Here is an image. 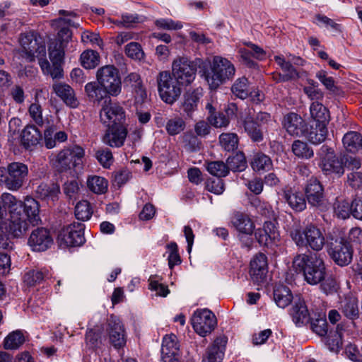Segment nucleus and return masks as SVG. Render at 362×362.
I'll return each mask as SVG.
<instances>
[{"instance_id": "1", "label": "nucleus", "mask_w": 362, "mask_h": 362, "mask_svg": "<svg viewBox=\"0 0 362 362\" xmlns=\"http://www.w3.org/2000/svg\"><path fill=\"white\" fill-rule=\"evenodd\" d=\"M293 268L302 272L305 281L312 286L320 285L322 292L326 295L337 291L339 282L332 274H327L322 257L316 253L298 255L293 259Z\"/></svg>"}, {"instance_id": "2", "label": "nucleus", "mask_w": 362, "mask_h": 362, "mask_svg": "<svg viewBox=\"0 0 362 362\" xmlns=\"http://www.w3.org/2000/svg\"><path fill=\"white\" fill-rule=\"evenodd\" d=\"M235 74V68L230 61L221 56H215L209 63V66L202 71V76L209 88L216 90L221 85L232 80Z\"/></svg>"}, {"instance_id": "3", "label": "nucleus", "mask_w": 362, "mask_h": 362, "mask_svg": "<svg viewBox=\"0 0 362 362\" xmlns=\"http://www.w3.org/2000/svg\"><path fill=\"white\" fill-rule=\"evenodd\" d=\"M84 150L74 145L64 148L50 158L52 166L59 173H66L82 164Z\"/></svg>"}, {"instance_id": "4", "label": "nucleus", "mask_w": 362, "mask_h": 362, "mask_svg": "<svg viewBox=\"0 0 362 362\" xmlns=\"http://www.w3.org/2000/svg\"><path fill=\"white\" fill-rule=\"evenodd\" d=\"M22 47V57L28 62H34L35 58L44 59L46 57V45L45 40L35 32L30 31L22 33L19 38Z\"/></svg>"}, {"instance_id": "5", "label": "nucleus", "mask_w": 362, "mask_h": 362, "mask_svg": "<svg viewBox=\"0 0 362 362\" xmlns=\"http://www.w3.org/2000/svg\"><path fill=\"white\" fill-rule=\"evenodd\" d=\"M28 173V167L23 163L13 162L7 168L0 167V185L10 190H18L22 187Z\"/></svg>"}, {"instance_id": "6", "label": "nucleus", "mask_w": 362, "mask_h": 362, "mask_svg": "<svg viewBox=\"0 0 362 362\" xmlns=\"http://www.w3.org/2000/svg\"><path fill=\"white\" fill-rule=\"evenodd\" d=\"M158 90L163 101L172 105L178 100L182 93V85L170 71H160L157 77Z\"/></svg>"}, {"instance_id": "7", "label": "nucleus", "mask_w": 362, "mask_h": 362, "mask_svg": "<svg viewBox=\"0 0 362 362\" xmlns=\"http://www.w3.org/2000/svg\"><path fill=\"white\" fill-rule=\"evenodd\" d=\"M98 83L103 86L108 93L116 97L122 92V80L118 69L113 65H105L98 69Z\"/></svg>"}, {"instance_id": "8", "label": "nucleus", "mask_w": 362, "mask_h": 362, "mask_svg": "<svg viewBox=\"0 0 362 362\" xmlns=\"http://www.w3.org/2000/svg\"><path fill=\"white\" fill-rule=\"evenodd\" d=\"M86 240L84 238V225L74 223L63 228L58 235L57 242L62 249L81 247Z\"/></svg>"}, {"instance_id": "9", "label": "nucleus", "mask_w": 362, "mask_h": 362, "mask_svg": "<svg viewBox=\"0 0 362 362\" xmlns=\"http://www.w3.org/2000/svg\"><path fill=\"white\" fill-rule=\"evenodd\" d=\"M197 64L185 57H177L172 64L171 75L183 86H188L194 80Z\"/></svg>"}, {"instance_id": "10", "label": "nucleus", "mask_w": 362, "mask_h": 362, "mask_svg": "<svg viewBox=\"0 0 362 362\" xmlns=\"http://www.w3.org/2000/svg\"><path fill=\"white\" fill-rule=\"evenodd\" d=\"M292 238L297 246L310 247L311 249H322L325 243V238L321 231L313 225L308 226L303 234L298 231L293 233Z\"/></svg>"}, {"instance_id": "11", "label": "nucleus", "mask_w": 362, "mask_h": 362, "mask_svg": "<svg viewBox=\"0 0 362 362\" xmlns=\"http://www.w3.org/2000/svg\"><path fill=\"white\" fill-rule=\"evenodd\" d=\"M100 121L107 127L124 124L126 119L125 112L122 106L112 103L111 100H105L100 112Z\"/></svg>"}, {"instance_id": "12", "label": "nucleus", "mask_w": 362, "mask_h": 362, "mask_svg": "<svg viewBox=\"0 0 362 362\" xmlns=\"http://www.w3.org/2000/svg\"><path fill=\"white\" fill-rule=\"evenodd\" d=\"M194 331L202 337L211 333L217 324L215 315L208 309L197 310L192 317Z\"/></svg>"}, {"instance_id": "13", "label": "nucleus", "mask_w": 362, "mask_h": 362, "mask_svg": "<svg viewBox=\"0 0 362 362\" xmlns=\"http://www.w3.org/2000/svg\"><path fill=\"white\" fill-rule=\"evenodd\" d=\"M305 192L308 204L320 211H326L329 203L324 195V189L317 178H310L305 188Z\"/></svg>"}, {"instance_id": "14", "label": "nucleus", "mask_w": 362, "mask_h": 362, "mask_svg": "<svg viewBox=\"0 0 362 362\" xmlns=\"http://www.w3.org/2000/svg\"><path fill=\"white\" fill-rule=\"evenodd\" d=\"M22 202L18 207L11 211V214L8 218V233L15 238L23 236L28 229L29 225L24 214L22 212Z\"/></svg>"}, {"instance_id": "15", "label": "nucleus", "mask_w": 362, "mask_h": 362, "mask_svg": "<svg viewBox=\"0 0 362 362\" xmlns=\"http://www.w3.org/2000/svg\"><path fill=\"white\" fill-rule=\"evenodd\" d=\"M106 331L108 333L110 342L116 349L123 347L126 344L125 331L120 320L112 315L107 319Z\"/></svg>"}, {"instance_id": "16", "label": "nucleus", "mask_w": 362, "mask_h": 362, "mask_svg": "<svg viewBox=\"0 0 362 362\" xmlns=\"http://www.w3.org/2000/svg\"><path fill=\"white\" fill-rule=\"evenodd\" d=\"M28 245L31 247L48 249L54 245V240L49 230L41 227L32 231L28 240Z\"/></svg>"}, {"instance_id": "17", "label": "nucleus", "mask_w": 362, "mask_h": 362, "mask_svg": "<svg viewBox=\"0 0 362 362\" xmlns=\"http://www.w3.org/2000/svg\"><path fill=\"white\" fill-rule=\"evenodd\" d=\"M127 135V130L124 124L108 127L103 141L110 147L119 148L124 144Z\"/></svg>"}, {"instance_id": "18", "label": "nucleus", "mask_w": 362, "mask_h": 362, "mask_svg": "<svg viewBox=\"0 0 362 362\" xmlns=\"http://www.w3.org/2000/svg\"><path fill=\"white\" fill-rule=\"evenodd\" d=\"M226 343V337L216 338L214 343L206 349L202 357V362H222Z\"/></svg>"}, {"instance_id": "19", "label": "nucleus", "mask_w": 362, "mask_h": 362, "mask_svg": "<svg viewBox=\"0 0 362 362\" xmlns=\"http://www.w3.org/2000/svg\"><path fill=\"white\" fill-rule=\"evenodd\" d=\"M283 125L286 132L291 136H300L303 134L304 120L296 113L290 112L286 115L284 117Z\"/></svg>"}, {"instance_id": "20", "label": "nucleus", "mask_w": 362, "mask_h": 362, "mask_svg": "<svg viewBox=\"0 0 362 362\" xmlns=\"http://www.w3.org/2000/svg\"><path fill=\"white\" fill-rule=\"evenodd\" d=\"M327 124L315 123L304 129L303 136L310 143L320 144L325 141L328 134Z\"/></svg>"}, {"instance_id": "21", "label": "nucleus", "mask_w": 362, "mask_h": 362, "mask_svg": "<svg viewBox=\"0 0 362 362\" xmlns=\"http://www.w3.org/2000/svg\"><path fill=\"white\" fill-rule=\"evenodd\" d=\"M241 127H243L245 132L254 142H259L264 139L263 129L255 119L247 115L241 119Z\"/></svg>"}, {"instance_id": "22", "label": "nucleus", "mask_w": 362, "mask_h": 362, "mask_svg": "<svg viewBox=\"0 0 362 362\" xmlns=\"http://www.w3.org/2000/svg\"><path fill=\"white\" fill-rule=\"evenodd\" d=\"M54 92L59 97L64 103L71 107H76L78 101L76 98L74 89L68 84L63 83H55L52 86Z\"/></svg>"}, {"instance_id": "23", "label": "nucleus", "mask_w": 362, "mask_h": 362, "mask_svg": "<svg viewBox=\"0 0 362 362\" xmlns=\"http://www.w3.org/2000/svg\"><path fill=\"white\" fill-rule=\"evenodd\" d=\"M293 322L298 327L307 324L310 320V313L303 300L298 298L294 301L291 309Z\"/></svg>"}, {"instance_id": "24", "label": "nucleus", "mask_w": 362, "mask_h": 362, "mask_svg": "<svg viewBox=\"0 0 362 362\" xmlns=\"http://www.w3.org/2000/svg\"><path fill=\"white\" fill-rule=\"evenodd\" d=\"M177 350L176 336L171 334L164 337L161 348L162 362H177L175 356Z\"/></svg>"}, {"instance_id": "25", "label": "nucleus", "mask_w": 362, "mask_h": 362, "mask_svg": "<svg viewBox=\"0 0 362 362\" xmlns=\"http://www.w3.org/2000/svg\"><path fill=\"white\" fill-rule=\"evenodd\" d=\"M23 214L26 219L33 225H38L41 222L40 217V204L33 197H27L22 202Z\"/></svg>"}, {"instance_id": "26", "label": "nucleus", "mask_w": 362, "mask_h": 362, "mask_svg": "<svg viewBox=\"0 0 362 362\" xmlns=\"http://www.w3.org/2000/svg\"><path fill=\"white\" fill-rule=\"evenodd\" d=\"M85 92L90 101L99 104L103 100L108 101L110 95L108 91L98 83L90 82L85 86Z\"/></svg>"}, {"instance_id": "27", "label": "nucleus", "mask_w": 362, "mask_h": 362, "mask_svg": "<svg viewBox=\"0 0 362 362\" xmlns=\"http://www.w3.org/2000/svg\"><path fill=\"white\" fill-rule=\"evenodd\" d=\"M21 144L29 149L39 144L42 134L35 125H27L21 133Z\"/></svg>"}, {"instance_id": "28", "label": "nucleus", "mask_w": 362, "mask_h": 362, "mask_svg": "<svg viewBox=\"0 0 362 362\" xmlns=\"http://www.w3.org/2000/svg\"><path fill=\"white\" fill-rule=\"evenodd\" d=\"M21 202L10 193L5 192L0 196V224L6 223L7 210L10 215L11 211L18 207Z\"/></svg>"}, {"instance_id": "29", "label": "nucleus", "mask_w": 362, "mask_h": 362, "mask_svg": "<svg viewBox=\"0 0 362 362\" xmlns=\"http://www.w3.org/2000/svg\"><path fill=\"white\" fill-rule=\"evenodd\" d=\"M344 148L348 152L356 153L362 151V135L357 132H348L342 139Z\"/></svg>"}, {"instance_id": "30", "label": "nucleus", "mask_w": 362, "mask_h": 362, "mask_svg": "<svg viewBox=\"0 0 362 362\" xmlns=\"http://www.w3.org/2000/svg\"><path fill=\"white\" fill-rule=\"evenodd\" d=\"M283 196L285 201L293 210L302 211L306 208L305 199L300 192L285 189Z\"/></svg>"}, {"instance_id": "31", "label": "nucleus", "mask_w": 362, "mask_h": 362, "mask_svg": "<svg viewBox=\"0 0 362 362\" xmlns=\"http://www.w3.org/2000/svg\"><path fill=\"white\" fill-rule=\"evenodd\" d=\"M232 223L238 231L247 235L252 234L255 228L249 216L240 212H237L234 214Z\"/></svg>"}, {"instance_id": "32", "label": "nucleus", "mask_w": 362, "mask_h": 362, "mask_svg": "<svg viewBox=\"0 0 362 362\" xmlns=\"http://www.w3.org/2000/svg\"><path fill=\"white\" fill-rule=\"evenodd\" d=\"M274 299L279 308H284L292 301L293 295L287 286L278 285L274 289Z\"/></svg>"}, {"instance_id": "33", "label": "nucleus", "mask_w": 362, "mask_h": 362, "mask_svg": "<svg viewBox=\"0 0 362 362\" xmlns=\"http://www.w3.org/2000/svg\"><path fill=\"white\" fill-rule=\"evenodd\" d=\"M310 115L315 120V123L327 124L329 123L330 116L328 109L322 103L314 102L310 107Z\"/></svg>"}, {"instance_id": "34", "label": "nucleus", "mask_w": 362, "mask_h": 362, "mask_svg": "<svg viewBox=\"0 0 362 362\" xmlns=\"http://www.w3.org/2000/svg\"><path fill=\"white\" fill-rule=\"evenodd\" d=\"M36 192L41 199L54 201L60 193V187L54 182L50 184L42 182L37 187Z\"/></svg>"}, {"instance_id": "35", "label": "nucleus", "mask_w": 362, "mask_h": 362, "mask_svg": "<svg viewBox=\"0 0 362 362\" xmlns=\"http://www.w3.org/2000/svg\"><path fill=\"white\" fill-rule=\"evenodd\" d=\"M320 168L326 175L334 173L341 176L344 173L342 158L338 159L336 156L320 163Z\"/></svg>"}, {"instance_id": "36", "label": "nucleus", "mask_w": 362, "mask_h": 362, "mask_svg": "<svg viewBox=\"0 0 362 362\" xmlns=\"http://www.w3.org/2000/svg\"><path fill=\"white\" fill-rule=\"evenodd\" d=\"M202 95V90L199 89L188 91L185 94L182 107L187 115H189L196 110Z\"/></svg>"}, {"instance_id": "37", "label": "nucleus", "mask_w": 362, "mask_h": 362, "mask_svg": "<svg viewBox=\"0 0 362 362\" xmlns=\"http://www.w3.org/2000/svg\"><path fill=\"white\" fill-rule=\"evenodd\" d=\"M124 83L125 86H131L141 98L146 96L145 89L143 87L141 76L138 73L132 72L127 74L124 78Z\"/></svg>"}, {"instance_id": "38", "label": "nucleus", "mask_w": 362, "mask_h": 362, "mask_svg": "<svg viewBox=\"0 0 362 362\" xmlns=\"http://www.w3.org/2000/svg\"><path fill=\"white\" fill-rule=\"evenodd\" d=\"M62 63L52 64L50 65L46 57L44 59H40L39 65L42 70L43 73L50 75L53 79L61 78L63 77V69L62 68Z\"/></svg>"}, {"instance_id": "39", "label": "nucleus", "mask_w": 362, "mask_h": 362, "mask_svg": "<svg viewBox=\"0 0 362 362\" xmlns=\"http://www.w3.org/2000/svg\"><path fill=\"white\" fill-rule=\"evenodd\" d=\"M274 60L286 73L282 77L284 81L298 78L299 77L298 72L290 62L286 61L285 59L281 56H275Z\"/></svg>"}, {"instance_id": "40", "label": "nucleus", "mask_w": 362, "mask_h": 362, "mask_svg": "<svg viewBox=\"0 0 362 362\" xmlns=\"http://www.w3.org/2000/svg\"><path fill=\"white\" fill-rule=\"evenodd\" d=\"M238 136L235 133H222L219 136V144L226 151H233L238 146Z\"/></svg>"}, {"instance_id": "41", "label": "nucleus", "mask_w": 362, "mask_h": 362, "mask_svg": "<svg viewBox=\"0 0 362 362\" xmlns=\"http://www.w3.org/2000/svg\"><path fill=\"white\" fill-rule=\"evenodd\" d=\"M251 165L252 169L257 172L269 170L272 167V161L268 156L262 153H257L254 156Z\"/></svg>"}, {"instance_id": "42", "label": "nucleus", "mask_w": 362, "mask_h": 362, "mask_svg": "<svg viewBox=\"0 0 362 362\" xmlns=\"http://www.w3.org/2000/svg\"><path fill=\"white\" fill-rule=\"evenodd\" d=\"M65 45L57 42H52L48 47L49 57L52 64L63 63Z\"/></svg>"}, {"instance_id": "43", "label": "nucleus", "mask_w": 362, "mask_h": 362, "mask_svg": "<svg viewBox=\"0 0 362 362\" xmlns=\"http://www.w3.org/2000/svg\"><path fill=\"white\" fill-rule=\"evenodd\" d=\"M87 186L95 194H103L107 189V181L102 177L94 175L88 179Z\"/></svg>"}, {"instance_id": "44", "label": "nucleus", "mask_w": 362, "mask_h": 362, "mask_svg": "<svg viewBox=\"0 0 362 362\" xmlns=\"http://www.w3.org/2000/svg\"><path fill=\"white\" fill-rule=\"evenodd\" d=\"M329 256L339 266L349 264L353 258L352 250H329Z\"/></svg>"}, {"instance_id": "45", "label": "nucleus", "mask_w": 362, "mask_h": 362, "mask_svg": "<svg viewBox=\"0 0 362 362\" xmlns=\"http://www.w3.org/2000/svg\"><path fill=\"white\" fill-rule=\"evenodd\" d=\"M228 170L242 171L247 166V162L244 154L241 152L237 153L233 156L228 158L226 160Z\"/></svg>"}, {"instance_id": "46", "label": "nucleus", "mask_w": 362, "mask_h": 362, "mask_svg": "<svg viewBox=\"0 0 362 362\" xmlns=\"http://www.w3.org/2000/svg\"><path fill=\"white\" fill-rule=\"evenodd\" d=\"M93 212L90 204L86 200L78 202L75 206V216L76 218L83 221L90 219Z\"/></svg>"}, {"instance_id": "47", "label": "nucleus", "mask_w": 362, "mask_h": 362, "mask_svg": "<svg viewBox=\"0 0 362 362\" xmlns=\"http://www.w3.org/2000/svg\"><path fill=\"white\" fill-rule=\"evenodd\" d=\"M342 326L337 325L336 330L330 333L327 337V345L332 351H337L342 346Z\"/></svg>"}, {"instance_id": "48", "label": "nucleus", "mask_w": 362, "mask_h": 362, "mask_svg": "<svg viewBox=\"0 0 362 362\" xmlns=\"http://www.w3.org/2000/svg\"><path fill=\"white\" fill-rule=\"evenodd\" d=\"M81 62L84 68L93 69L100 63L99 54L93 50L84 51L81 55Z\"/></svg>"}, {"instance_id": "49", "label": "nucleus", "mask_w": 362, "mask_h": 362, "mask_svg": "<svg viewBox=\"0 0 362 362\" xmlns=\"http://www.w3.org/2000/svg\"><path fill=\"white\" fill-rule=\"evenodd\" d=\"M231 90L236 97L240 99L246 98L250 93L247 79L245 77L238 78L233 83Z\"/></svg>"}, {"instance_id": "50", "label": "nucleus", "mask_w": 362, "mask_h": 362, "mask_svg": "<svg viewBox=\"0 0 362 362\" xmlns=\"http://www.w3.org/2000/svg\"><path fill=\"white\" fill-rule=\"evenodd\" d=\"M292 151L296 156L305 159H309L314 155L313 149L308 146L307 143L300 140H296L293 143Z\"/></svg>"}, {"instance_id": "51", "label": "nucleus", "mask_w": 362, "mask_h": 362, "mask_svg": "<svg viewBox=\"0 0 362 362\" xmlns=\"http://www.w3.org/2000/svg\"><path fill=\"white\" fill-rule=\"evenodd\" d=\"M25 341V338L21 331H15L10 333L4 340L6 349H16Z\"/></svg>"}, {"instance_id": "52", "label": "nucleus", "mask_w": 362, "mask_h": 362, "mask_svg": "<svg viewBox=\"0 0 362 362\" xmlns=\"http://www.w3.org/2000/svg\"><path fill=\"white\" fill-rule=\"evenodd\" d=\"M125 54L130 59L135 61H141L145 57V53L138 42H129L125 46Z\"/></svg>"}, {"instance_id": "53", "label": "nucleus", "mask_w": 362, "mask_h": 362, "mask_svg": "<svg viewBox=\"0 0 362 362\" xmlns=\"http://www.w3.org/2000/svg\"><path fill=\"white\" fill-rule=\"evenodd\" d=\"M86 346L91 349H95L100 347L101 341V333L99 329H88L86 334Z\"/></svg>"}, {"instance_id": "54", "label": "nucleus", "mask_w": 362, "mask_h": 362, "mask_svg": "<svg viewBox=\"0 0 362 362\" xmlns=\"http://www.w3.org/2000/svg\"><path fill=\"white\" fill-rule=\"evenodd\" d=\"M268 270L257 267L255 262H250V275L252 281L257 285L264 283L267 279Z\"/></svg>"}, {"instance_id": "55", "label": "nucleus", "mask_w": 362, "mask_h": 362, "mask_svg": "<svg viewBox=\"0 0 362 362\" xmlns=\"http://www.w3.org/2000/svg\"><path fill=\"white\" fill-rule=\"evenodd\" d=\"M208 172L216 177L220 178L226 177L228 174V170L226 164L223 161H213L210 162L207 165Z\"/></svg>"}, {"instance_id": "56", "label": "nucleus", "mask_w": 362, "mask_h": 362, "mask_svg": "<svg viewBox=\"0 0 362 362\" xmlns=\"http://www.w3.org/2000/svg\"><path fill=\"white\" fill-rule=\"evenodd\" d=\"M95 158L100 164L105 168H109L114 161L112 151L107 148H102L97 150L95 152Z\"/></svg>"}, {"instance_id": "57", "label": "nucleus", "mask_w": 362, "mask_h": 362, "mask_svg": "<svg viewBox=\"0 0 362 362\" xmlns=\"http://www.w3.org/2000/svg\"><path fill=\"white\" fill-rule=\"evenodd\" d=\"M165 128L170 135H177L185 129V122L180 117H175L168 121Z\"/></svg>"}, {"instance_id": "58", "label": "nucleus", "mask_w": 362, "mask_h": 362, "mask_svg": "<svg viewBox=\"0 0 362 362\" xmlns=\"http://www.w3.org/2000/svg\"><path fill=\"white\" fill-rule=\"evenodd\" d=\"M45 276V274L41 271L30 270L24 274L23 282L26 286L33 287L41 283Z\"/></svg>"}, {"instance_id": "59", "label": "nucleus", "mask_w": 362, "mask_h": 362, "mask_svg": "<svg viewBox=\"0 0 362 362\" xmlns=\"http://www.w3.org/2000/svg\"><path fill=\"white\" fill-rule=\"evenodd\" d=\"M316 77L329 91L334 94L339 93L340 90L337 86H335L333 78L328 76L326 71L322 70L318 71L316 74Z\"/></svg>"}, {"instance_id": "60", "label": "nucleus", "mask_w": 362, "mask_h": 362, "mask_svg": "<svg viewBox=\"0 0 362 362\" xmlns=\"http://www.w3.org/2000/svg\"><path fill=\"white\" fill-rule=\"evenodd\" d=\"M312 330L319 336H325L327 334V322L325 316L313 319L310 322Z\"/></svg>"}, {"instance_id": "61", "label": "nucleus", "mask_w": 362, "mask_h": 362, "mask_svg": "<svg viewBox=\"0 0 362 362\" xmlns=\"http://www.w3.org/2000/svg\"><path fill=\"white\" fill-rule=\"evenodd\" d=\"M342 313L346 317L354 319L358 317V308L355 299H348L342 305Z\"/></svg>"}, {"instance_id": "62", "label": "nucleus", "mask_w": 362, "mask_h": 362, "mask_svg": "<svg viewBox=\"0 0 362 362\" xmlns=\"http://www.w3.org/2000/svg\"><path fill=\"white\" fill-rule=\"evenodd\" d=\"M155 24L158 28L168 30H177L183 26L181 22L175 21L169 18L158 19L156 21Z\"/></svg>"}, {"instance_id": "63", "label": "nucleus", "mask_w": 362, "mask_h": 362, "mask_svg": "<svg viewBox=\"0 0 362 362\" xmlns=\"http://www.w3.org/2000/svg\"><path fill=\"white\" fill-rule=\"evenodd\" d=\"M334 214L339 218L346 219L351 214V205L346 201L337 202L334 204Z\"/></svg>"}, {"instance_id": "64", "label": "nucleus", "mask_w": 362, "mask_h": 362, "mask_svg": "<svg viewBox=\"0 0 362 362\" xmlns=\"http://www.w3.org/2000/svg\"><path fill=\"white\" fill-rule=\"evenodd\" d=\"M346 182L352 189H362V172L354 171L349 173Z\"/></svg>"}]
</instances>
